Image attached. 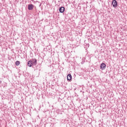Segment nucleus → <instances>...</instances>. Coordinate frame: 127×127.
I'll return each mask as SVG.
<instances>
[{
    "label": "nucleus",
    "mask_w": 127,
    "mask_h": 127,
    "mask_svg": "<svg viewBox=\"0 0 127 127\" xmlns=\"http://www.w3.org/2000/svg\"><path fill=\"white\" fill-rule=\"evenodd\" d=\"M30 61L32 62L33 66H36V64H37V60L36 59H33Z\"/></svg>",
    "instance_id": "obj_1"
},
{
    "label": "nucleus",
    "mask_w": 127,
    "mask_h": 127,
    "mask_svg": "<svg viewBox=\"0 0 127 127\" xmlns=\"http://www.w3.org/2000/svg\"><path fill=\"white\" fill-rule=\"evenodd\" d=\"M112 4L113 7H118V2L117 1V0H113L112 1Z\"/></svg>",
    "instance_id": "obj_2"
},
{
    "label": "nucleus",
    "mask_w": 127,
    "mask_h": 127,
    "mask_svg": "<svg viewBox=\"0 0 127 127\" xmlns=\"http://www.w3.org/2000/svg\"><path fill=\"white\" fill-rule=\"evenodd\" d=\"M106 66L107 65H106L105 63H103L101 64L100 69H102V70H105Z\"/></svg>",
    "instance_id": "obj_3"
},
{
    "label": "nucleus",
    "mask_w": 127,
    "mask_h": 127,
    "mask_svg": "<svg viewBox=\"0 0 127 127\" xmlns=\"http://www.w3.org/2000/svg\"><path fill=\"white\" fill-rule=\"evenodd\" d=\"M34 8V5L32 4H30L28 5V9L29 10H32Z\"/></svg>",
    "instance_id": "obj_4"
},
{
    "label": "nucleus",
    "mask_w": 127,
    "mask_h": 127,
    "mask_svg": "<svg viewBox=\"0 0 127 127\" xmlns=\"http://www.w3.org/2000/svg\"><path fill=\"white\" fill-rule=\"evenodd\" d=\"M59 11H60V12H61V13H63V12H64V11H65V7H64L63 6L60 7Z\"/></svg>",
    "instance_id": "obj_5"
},
{
    "label": "nucleus",
    "mask_w": 127,
    "mask_h": 127,
    "mask_svg": "<svg viewBox=\"0 0 127 127\" xmlns=\"http://www.w3.org/2000/svg\"><path fill=\"white\" fill-rule=\"evenodd\" d=\"M67 81H71L72 80V75L71 74H68L67 76Z\"/></svg>",
    "instance_id": "obj_6"
},
{
    "label": "nucleus",
    "mask_w": 127,
    "mask_h": 127,
    "mask_svg": "<svg viewBox=\"0 0 127 127\" xmlns=\"http://www.w3.org/2000/svg\"><path fill=\"white\" fill-rule=\"evenodd\" d=\"M27 65L29 67H32L33 66V64H32V62L31 61H29L27 63Z\"/></svg>",
    "instance_id": "obj_7"
},
{
    "label": "nucleus",
    "mask_w": 127,
    "mask_h": 127,
    "mask_svg": "<svg viewBox=\"0 0 127 127\" xmlns=\"http://www.w3.org/2000/svg\"><path fill=\"white\" fill-rule=\"evenodd\" d=\"M19 64H20V62H19V61H17L15 62V65H16V66L19 65Z\"/></svg>",
    "instance_id": "obj_8"
}]
</instances>
